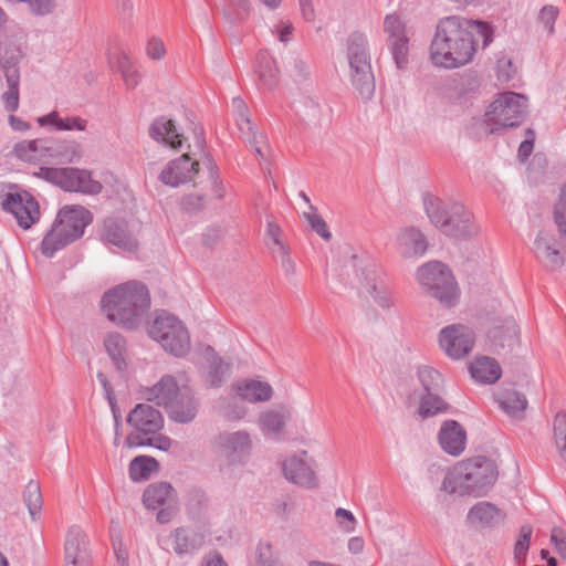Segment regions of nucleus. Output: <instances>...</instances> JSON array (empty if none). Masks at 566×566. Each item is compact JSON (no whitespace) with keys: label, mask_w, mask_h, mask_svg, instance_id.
I'll list each match as a JSON object with an SVG mask.
<instances>
[{"label":"nucleus","mask_w":566,"mask_h":566,"mask_svg":"<svg viewBox=\"0 0 566 566\" xmlns=\"http://www.w3.org/2000/svg\"><path fill=\"white\" fill-rule=\"evenodd\" d=\"M303 216L308 221L313 231H315L324 240H331L332 233L328 230L327 223L319 214L315 212H304Z\"/></svg>","instance_id":"obj_51"},{"label":"nucleus","mask_w":566,"mask_h":566,"mask_svg":"<svg viewBox=\"0 0 566 566\" xmlns=\"http://www.w3.org/2000/svg\"><path fill=\"white\" fill-rule=\"evenodd\" d=\"M199 171V163L192 160L189 155H181L171 160L160 172L159 180L167 186L178 187L189 182Z\"/></svg>","instance_id":"obj_18"},{"label":"nucleus","mask_w":566,"mask_h":566,"mask_svg":"<svg viewBox=\"0 0 566 566\" xmlns=\"http://www.w3.org/2000/svg\"><path fill=\"white\" fill-rule=\"evenodd\" d=\"M533 527L530 524H524L520 528L518 537L514 545V559L517 563H524L530 548Z\"/></svg>","instance_id":"obj_46"},{"label":"nucleus","mask_w":566,"mask_h":566,"mask_svg":"<svg viewBox=\"0 0 566 566\" xmlns=\"http://www.w3.org/2000/svg\"><path fill=\"white\" fill-rule=\"evenodd\" d=\"M250 10V0H224L223 17L228 22L239 24L249 18Z\"/></svg>","instance_id":"obj_41"},{"label":"nucleus","mask_w":566,"mask_h":566,"mask_svg":"<svg viewBox=\"0 0 566 566\" xmlns=\"http://www.w3.org/2000/svg\"><path fill=\"white\" fill-rule=\"evenodd\" d=\"M497 402L503 411L511 418L521 420L527 408L526 397L515 389H504L497 398Z\"/></svg>","instance_id":"obj_34"},{"label":"nucleus","mask_w":566,"mask_h":566,"mask_svg":"<svg viewBox=\"0 0 566 566\" xmlns=\"http://www.w3.org/2000/svg\"><path fill=\"white\" fill-rule=\"evenodd\" d=\"M22 56L21 49L13 42L0 43V66L8 84V91L3 93V99L9 112H15L19 107V63Z\"/></svg>","instance_id":"obj_11"},{"label":"nucleus","mask_w":566,"mask_h":566,"mask_svg":"<svg viewBox=\"0 0 566 566\" xmlns=\"http://www.w3.org/2000/svg\"><path fill=\"white\" fill-rule=\"evenodd\" d=\"M369 294L374 301L385 310H388L395 305V296L385 285H371Z\"/></svg>","instance_id":"obj_49"},{"label":"nucleus","mask_w":566,"mask_h":566,"mask_svg":"<svg viewBox=\"0 0 566 566\" xmlns=\"http://www.w3.org/2000/svg\"><path fill=\"white\" fill-rule=\"evenodd\" d=\"M398 242L405 258L421 256L428 248L424 234L413 227L405 229L398 237Z\"/></svg>","instance_id":"obj_31"},{"label":"nucleus","mask_w":566,"mask_h":566,"mask_svg":"<svg viewBox=\"0 0 566 566\" xmlns=\"http://www.w3.org/2000/svg\"><path fill=\"white\" fill-rule=\"evenodd\" d=\"M23 206L19 210L13 211L12 214L15 217L18 224L27 230L39 220L40 208L35 198L28 191H23Z\"/></svg>","instance_id":"obj_40"},{"label":"nucleus","mask_w":566,"mask_h":566,"mask_svg":"<svg viewBox=\"0 0 566 566\" xmlns=\"http://www.w3.org/2000/svg\"><path fill=\"white\" fill-rule=\"evenodd\" d=\"M256 61V73L259 75V80L265 87H274L277 82L279 72L275 66V61L263 53L258 55Z\"/></svg>","instance_id":"obj_42"},{"label":"nucleus","mask_w":566,"mask_h":566,"mask_svg":"<svg viewBox=\"0 0 566 566\" xmlns=\"http://www.w3.org/2000/svg\"><path fill=\"white\" fill-rule=\"evenodd\" d=\"M149 136L172 148H179L182 145V135L178 133L174 120L165 116H160L151 123Z\"/></svg>","instance_id":"obj_30"},{"label":"nucleus","mask_w":566,"mask_h":566,"mask_svg":"<svg viewBox=\"0 0 566 566\" xmlns=\"http://www.w3.org/2000/svg\"><path fill=\"white\" fill-rule=\"evenodd\" d=\"M203 165L209 171L210 180L212 181V191L217 199H223L226 196V189L222 185L219 175V168L210 155L205 156Z\"/></svg>","instance_id":"obj_48"},{"label":"nucleus","mask_w":566,"mask_h":566,"mask_svg":"<svg viewBox=\"0 0 566 566\" xmlns=\"http://www.w3.org/2000/svg\"><path fill=\"white\" fill-rule=\"evenodd\" d=\"M443 391L419 395L418 416L428 419L450 410L451 406L443 399Z\"/></svg>","instance_id":"obj_33"},{"label":"nucleus","mask_w":566,"mask_h":566,"mask_svg":"<svg viewBox=\"0 0 566 566\" xmlns=\"http://www.w3.org/2000/svg\"><path fill=\"white\" fill-rule=\"evenodd\" d=\"M218 443L222 454L232 464L242 462L250 454L252 447L250 436L245 431L221 433Z\"/></svg>","instance_id":"obj_21"},{"label":"nucleus","mask_w":566,"mask_h":566,"mask_svg":"<svg viewBox=\"0 0 566 566\" xmlns=\"http://www.w3.org/2000/svg\"><path fill=\"white\" fill-rule=\"evenodd\" d=\"M335 515L338 520H346L348 522L343 526L346 532H353L355 530L356 518L350 511L338 507Z\"/></svg>","instance_id":"obj_61"},{"label":"nucleus","mask_w":566,"mask_h":566,"mask_svg":"<svg viewBox=\"0 0 566 566\" xmlns=\"http://www.w3.org/2000/svg\"><path fill=\"white\" fill-rule=\"evenodd\" d=\"M488 337L493 353H509L520 344V329L512 316H505L494 323Z\"/></svg>","instance_id":"obj_15"},{"label":"nucleus","mask_w":566,"mask_h":566,"mask_svg":"<svg viewBox=\"0 0 566 566\" xmlns=\"http://www.w3.org/2000/svg\"><path fill=\"white\" fill-rule=\"evenodd\" d=\"M23 501L28 507V511L33 520H35L36 515L40 514L42 509V494L40 484L33 480H31L24 491H23Z\"/></svg>","instance_id":"obj_43"},{"label":"nucleus","mask_w":566,"mask_h":566,"mask_svg":"<svg viewBox=\"0 0 566 566\" xmlns=\"http://www.w3.org/2000/svg\"><path fill=\"white\" fill-rule=\"evenodd\" d=\"M149 335L175 356H182L190 348L187 328L178 317L167 312L157 315L149 328Z\"/></svg>","instance_id":"obj_9"},{"label":"nucleus","mask_w":566,"mask_h":566,"mask_svg":"<svg viewBox=\"0 0 566 566\" xmlns=\"http://www.w3.org/2000/svg\"><path fill=\"white\" fill-rule=\"evenodd\" d=\"M66 566H90L91 553L86 534L81 527L71 526L65 539Z\"/></svg>","instance_id":"obj_19"},{"label":"nucleus","mask_w":566,"mask_h":566,"mask_svg":"<svg viewBox=\"0 0 566 566\" xmlns=\"http://www.w3.org/2000/svg\"><path fill=\"white\" fill-rule=\"evenodd\" d=\"M92 220V213L81 206L61 209L41 242L42 254L52 258L57 251L80 239Z\"/></svg>","instance_id":"obj_5"},{"label":"nucleus","mask_w":566,"mask_h":566,"mask_svg":"<svg viewBox=\"0 0 566 566\" xmlns=\"http://www.w3.org/2000/svg\"><path fill=\"white\" fill-rule=\"evenodd\" d=\"M526 98L514 92L499 94L485 113V133L497 134L501 130L520 126L526 116Z\"/></svg>","instance_id":"obj_7"},{"label":"nucleus","mask_w":566,"mask_h":566,"mask_svg":"<svg viewBox=\"0 0 566 566\" xmlns=\"http://www.w3.org/2000/svg\"><path fill=\"white\" fill-rule=\"evenodd\" d=\"M423 207L430 222L447 237L462 240L478 233L473 214L458 201L426 193Z\"/></svg>","instance_id":"obj_3"},{"label":"nucleus","mask_w":566,"mask_h":566,"mask_svg":"<svg viewBox=\"0 0 566 566\" xmlns=\"http://www.w3.org/2000/svg\"><path fill=\"white\" fill-rule=\"evenodd\" d=\"M181 387L178 386L174 376L165 375L160 380L146 391L148 401H155L158 406L168 407L179 395Z\"/></svg>","instance_id":"obj_25"},{"label":"nucleus","mask_w":566,"mask_h":566,"mask_svg":"<svg viewBox=\"0 0 566 566\" xmlns=\"http://www.w3.org/2000/svg\"><path fill=\"white\" fill-rule=\"evenodd\" d=\"M38 176L65 191L97 195L103 189L102 184L85 169L42 167Z\"/></svg>","instance_id":"obj_10"},{"label":"nucleus","mask_w":566,"mask_h":566,"mask_svg":"<svg viewBox=\"0 0 566 566\" xmlns=\"http://www.w3.org/2000/svg\"><path fill=\"white\" fill-rule=\"evenodd\" d=\"M439 343L450 358L461 359L472 350L475 334L465 325L452 324L441 329Z\"/></svg>","instance_id":"obj_13"},{"label":"nucleus","mask_w":566,"mask_h":566,"mask_svg":"<svg viewBox=\"0 0 566 566\" xmlns=\"http://www.w3.org/2000/svg\"><path fill=\"white\" fill-rule=\"evenodd\" d=\"M199 403L193 391L189 387L182 386L176 399L165 409L172 421L189 423L196 418Z\"/></svg>","instance_id":"obj_24"},{"label":"nucleus","mask_w":566,"mask_h":566,"mask_svg":"<svg viewBox=\"0 0 566 566\" xmlns=\"http://www.w3.org/2000/svg\"><path fill=\"white\" fill-rule=\"evenodd\" d=\"M61 117L56 111L49 113L48 115L40 116L36 118V122L40 126L52 125L59 130V123Z\"/></svg>","instance_id":"obj_63"},{"label":"nucleus","mask_w":566,"mask_h":566,"mask_svg":"<svg viewBox=\"0 0 566 566\" xmlns=\"http://www.w3.org/2000/svg\"><path fill=\"white\" fill-rule=\"evenodd\" d=\"M256 566H276L277 562L273 558L272 546L269 543L260 542L255 549Z\"/></svg>","instance_id":"obj_52"},{"label":"nucleus","mask_w":566,"mask_h":566,"mask_svg":"<svg viewBox=\"0 0 566 566\" xmlns=\"http://www.w3.org/2000/svg\"><path fill=\"white\" fill-rule=\"evenodd\" d=\"M48 138L22 140L14 145L15 156L23 161H35L38 157H46Z\"/></svg>","instance_id":"obj_36"},{"label":"nucleus","mask_w":566,"mask_h":566,"mask_svg":"<svg viewBox=\"0 0 566 566\" xmlns=\"http://www.w3.org/2000/svg\"><path fill=\"white\" fill-rule=\"evenodd\" d=\"M105 349L112 359L114 366L119 373L127 368L126 361V339L117 332L109 333L104 339Z\"/></svg>","instance_id":"obj_35"},{"label":"nucleus","mask_w":566,"mask_h":566,"mask_svg":"<svg viewBox=\"0 0 566 566\" xmlns=\"http://www.w3.org/2000/svg\"><path fill=\"white\" fill-rule=\"evenodd\" d=\"M101 237L103 241L124 251L133 252L138 248V242L124 219L106 218L103 222Z\"/></svg>","instance_id":"obj_17"},{"label":"nucleus","mask_w":566,"mask_h":566,"mask_svg":"<svg viewBox=\"0 0 566 566\" xmlns=\"http://www.w3.org/2000/svg\"><path fill=\"white\" fill-rule=\"evenodd\" d=\"M476 35L482 38L483 48L493 41V30L486 22L459 15L440 19L430 44V60L446 70L469 64L478 51Z\"/></svg>","instance_id":"obj_1"},{"label":"nucleus","mask_w":566,"mask_h":566,"mask_svg":"<svg viewBox=\"0 0 566 566\" xmlns=\"http://www.w3.org/2000/svg\"><path fill=\"white\" fill-rule=\"evenodd\" d=\"M165 46L164 43L156 38H153L148 41L147 44V55L153 60H160L165 55Z\"/></svg>","instance_id":"obj_58"},{"label":"nucleus","mask_w":566,"mask_h":566,"mask_svg":"<svg viewBox=\"0 0 566 566\" xmlns=\"http://www.w3.org/2000/svg\"><path fill=\"white\" fill-rule=\"evenodd\" d=\"M385 32L388 34V46L395 64L403 70L408 64L409 39L406 35V27L397 14H388L384 21Z\"/></svg>","instance_id":"obj_14"},{"label":"nucleus","mask_w":566,"mask_h":566,"mask_svg":"<svg viewBox=\"0 0 566 566\" xmlns=\"http://www.w3.org/2000/svg\"><path fill=\"white\" fill-rule=\"evenodd\" d=\"M553 438L560 458L566 462V412L556 413L553 421Z\"/></svg>","instance_id":"obj_44"},{"label":"nucleus","mask_w":566,"mask_h":566,"mask_svg":"<svg viewBox=\"0 0 566 566\" xmlns=\"http://www.w3.org/2000/svg\"><path fill=\"white\" fill-rule=\"evenodd\" d=\"M83 149L75 140L48 139L46 157L56 159L60 163L73 164L80 161Z\"/></svg>","instance_id":"obj_28"},{"label":"nucleus","mask_w":566,"mask_h":566,"mask_svg":"<svg viewBox=\"0 0 566 566\" xmlns=\"http://www.w3.org/2000/svg\"><path fill=\"white\" fill-rule=\"evenodd\" d=\"M170 538L174 552L180 556L195 552L200 545L197 534L187 527L176 528Z\"/></svg>","instance_id":"obj_38"},{"label":"nucleus","mask_w":566,"mask_h":566,"mask_svg":"<svg viewBox=\"0 0 566 566\" xmlns=\"http://www.w3.org/2000/svg\"><path fill=\"white\" fill-rule=\"evenodd\" d=\"M534 253L537 260L549 270L560 269L564 258L557 248L555 237L547 230H541L534 241Z\"/></svg>","instance_id":"obj_23"},{"label":"nucleus","mask_w":566,"mask_h":566,"mask_svg":"<svg viewBox=\"0 0 566 566\" xmlns=\"http://www.w3.org/2000/svg\"><path fill=\"white\" fill-rule=\"evenodd\" d=\"M285 415L277 411H266L260 416V426L263 432L279 434L285 426Z\"/></svg>","instance_id":"obj_45"},{"label":"nucleus","mask_w":566,"mask_h":566,"mask_svg":"<svg viewBox=\"0 0 566 566\" xmlns=\"http://www.w3.org/2000/svg\"><path fill=\"white\" fill-rule=\"evenodd\" d=\"M302 17L305 21H313L315 19V10L312 0H298Z\"/></svg>","instance_id":"obj_64"},{"label":"nucleus","mask_w":566,"mask_h":566,"mask_svg":"<svg viewBox=\"0 0 566 566\" xmlns=\"http://www.w3.org/2000/svg\"><path fill=\"white\" fill-rule=\"evenodd\" d=\"M558 17V9L554 6H544L538 15V21L544 28L552 33L554 31V24Z\"/></svg>","instance_id":"obj_53"},{"label":"nucleus","mask_w":566,"mask_h":566,"mask_svg":"<svg viewBox=\"0 0 566 566\" xmlns=\"http://www.w3.org/2000/svg\"><path fill=\"white\" fill-rule=\"evenodd\" d=\"M417 377L421 386L420 394L444 391V379L442 374L433 367L423 365L417 369Z\"/></svg>","instance_id":"obj_39"},{"label":"nucleus","mask_w":566,"mask_h":566,"mask_svg":"<svg viewBox=\"0 0 566 566\" xmlns=\"http://www.w3.org/2000/svg\"><path fill=\"white\" fill-rule=\"evenodd\" d=\"M87 122L81 117H66L61 118L59 123V130H84L86 128Z\"/></svg>","instance_id":"obj_57"},{"label":"nucleus","mask_w":566,"mask_h":566,"mask_svg":"<svg viewBox=\"0 0 566 566\" xmlns=\"http://www.w3.org/2000/svg\"><path fill=\"white\" fill-rule=\"evenodd\" d=\"M150 442L147 446L157 448L161 451H168L171 448L172 440L164 434H157L154 438H147Z\"/></svg>","instance_id":"obj_60"},{"label":"nucleus","mask_w":566,"mask_h":566,"mask_svg":"<svg viewBox=\"0 0 566 566\" xmlns=\"http://www.w3.org/2000/svg\"><path fill=\"white\" fill-rule=\"evenodd\" d=\"M101 306L106 317L124 329H135L150 306L147 286L138 281H128L104 293Z\"/></svg>","instance_id":"obj_2"},{"label":"nucleus","mask_w":566,"mask_h":566,"mask_svg":"<svg viewBox=\"0 0 566 566\" xmlns=\"http://www.w3.org/2000/svg\"><path fill=\"white\" fill-rule=\"evenodd\" d=\"M143 503L148 510H158L160 524L170 522L177 512L176 491L168 482L149 484L143 493Z\"/></svg>","instance_id":"obj_12"},{"label":"nucleus","mask_w":566,"mask_h":566,"mask_svg":"<svg viewBox=\"0 0 566 566\" xmlns=\"http://www.w3.org/2000/svg\"><path fill=\"white\" fill-rule=\"evenodd\" d=\"M497 471L494 461L486 457H476L459 463L450 476L443 481L449 493L481 496L494 484Z\"/></svg>","instance_id":"obj_4"},{"label":"nucleus","mask_w":566,"mask_h":566,"mask_svg":"<svg viewBox=\"0 0 566 566\" xmlns=\"http://www.w3.org/2000/svg\"><path fill=\"white\" fill-rule=\"evenodd\" d=\"M208 496L201 489L193 488L187 495V509L191 512H199L208 505Z\"/></svg>","instance_id":"obj_50"},{"label":"nucleus","mask_w":566,"mask_h":566,"mask_svg":"<svg viewBox=\"0 0 566 566\" xmlns=\"http://www.w3.org/2000/svg\"><path fill=\"white\" fill-rule=\"evenodd\" d=\"M282 471L285 479L298 486L305 489H315L318 486L317 476L311 464L302 457L291 455L282 463Z\"/></svg>","instance_id":"obj_20"},{"label":"nucleus","mask_w":566,"mask_h":566,"mask_svg":"<svg viewBox=\"0 0 566 566\" xmlns=\"http://www.w3.org/2000/svg\"><path fill=\"white\" fill-rule=\"evenodd\" d=\"M504 518L505 514L490 502H479L468 513L470 523L489 527L500 524Z\"/></svg>","instance_id":"obj_32"},{"label":"nucleus","mask_w":566,"mask_h":566,"mask_svg":"<svg viewBox=\"0 0 566 566\" xmlns=\"http://www.w3.org/2000/svg\"><path fill=\"white\" fill-rule=\"evenodd\" d=\"M200 566H228V564L219 552L212 551L205 555Z\"/></svg>","instance_id":"obj_59"},{"label":"nucleus","mask_w":566,"mask_h":566,"mask_svg":"<svg viewBox=\"0 0 566 566\" xmlns=\"http://www.w3.org/2000/svg\"><path fill=\"white\" fill-rule=\"evenodd\" d=\"M232 105L235 109V120L240 132L242 134L252 133L254 126L248 115V106L244 101L240 97H234L232 99Z\"/></svg>","instance_id":"obj_47"},{"label":"nucleus","mask_w":566,"mask_h":566,"mask_svg":"<svg viewBox=\"0 0 566 566\" xmlns=\"http://www.w3.org/2000/svg\"><path fill=\"white\" fill-rule=\"evenodd\" d=\"M418 282L444 307L453 306L459 298V289L450 269L439 261L421 265L417 271Z\"/></svg>","instance_id":"obj_8"},{"label":"nucleus","mask_w":566,"mask_h":566,"mask_svg":"<svg viewBox=\"0 0 566 566\" xmlns=\"http://www.w3.org/2000/svg\"><path fill=\"white\" fill-rule=\"evenodd\" d=\"M143 433L139 432H130L127 434L125 439V444L127 448H136V447H144L147 446L150 441L147 440V438L142 437Z\"/></svg>","instance_id":"obj_62"},{"label":"nucleus","mask_w":566,"mask_h":566,"mask_svg":"<svg viewBox=\"0 0 566 566\" xmlns=\"http://www.w3.org/2000/svg\"><path fill=\"white\" fill-rule=\"evenodd\" d=\"M127 423L144 436L156 434L164 427V417L155 407L138 403L128 413Z\"/></svg>","instance_id":"obj_16"},{"label":"nucleus","mask_w":566,"mask_h":566,"mask_svg":"<svg viewBox=\"0 0 566 566\" xmlns=\"http://www.w3.org/2000/svg\"><path fill=\"white\" fill-rule=\"evenodd\" d=\"M159 470V462L149 455H137L128 468L129 478L135 481H146L154 472Z\"/></svg>","instance_id":"obj_37"},{"label":"nucleus","mask_w":566,"mask_h":566,"mask_svg":"<svg viewBox=\"0 0 566 566\" xmlns=\"http://www.w3.org/2000/svg\"><path fill=\"white\" fill-rule=\"evenodd\" d=\"M471 377L481 384H494L502 375V368L496 359L479 356L470 364Z\"/></svg>","instance_id":"obj_29"},{"label":"nucleus","mask_w":566,"mask_h":566,"mask_svg":"<svg viewBox=\"0 0 566 566\" xmlns=\"http://www.w3.org/2000/svg\"><path fill=\"white\" fill-rule=\"evenodd\" d=\"M237 395L249 402L269 401L273 396V389L269 382L249 379L233 384Z\"/></svg>","instance_id":"obj_27"},{"label":"nucleus","mask_w":566,"mask_h":566,"mask_svg":"<svg viewBox=\"0 0 566 566\" xmlns=\"http://www.w3.org/2000/svg\"><path fill=\"white\" fill-rule=\"evenodd\" d=\"M23 191L8 192L1 201V206L3 210L13 213V211L19 210L23 206Z\"/></svg>","instance_id":"obj_55"},{"label":"nucleus","mask_w":566,"mask_h":566,"mask_svg":"<svg viewBox=\"0 0 566 566\" xmlns=\"http://www.w3.org/2000/svg\"><path fill=\"white\" fill-rule=\"evenodd\" d=\"M551 541L558 555L566 559V532L560 527H554L551 532Z\"/></svg>","instance_id":"obj_56"},{"label":"nucleus","mask_w":566,"mask_h":566,"mask_svg":"<svg viewBox=\"0 0 566 566\" xmlns=\"http://www.w3.org/2000/svg\"><path fill=\"white\" fill-rule=\"evenodd\" d=\"M438 441L446 453L458 457L465 449L467 430L455 420H446L439 429Z\"/></svg>","instance_id":"obj_22"},{"label":"nucleus","mask_w":566,"mask_h":566,"mask_svg":"<svg viewBox=\"0 0 566 566\" xmlns=\"http://www.w3.org/2000/svg\"><path fill=\"white\" fill-rule=\"evenodd\" d=\"M347 57L352 70V83L364 99L375 93V77L371 71L367 36L354 31L347 39Z\"/></svg>","instance_id":"obj_6"},{"label":"nucleus","mask_w":566,"mask_h":566,"mask_svg":"<svg viewBox=\"0 0 566 566\" xmlns=\"http://www.w3.org/2000/svg\"><path fill=\"white\" fill-rule=\"evenodd\" d=\"M205 354L209 361L208 369L203 378L205 384L209 388H219L231 374L230 364L223 361L211 346L206 348Z\"/></svg>","instance_id":"obj_26"},{"label":"nucleus","mask_w":566,"mask_h":566,"mask_svg":"<svg viewBox=\"0 0 566 566\" xmlns=\"http://www.w3.org/2000/svg\"><path fill=\"white\" fill-rule=\"evenodd\" d=\"M535 142V132L532 128H527L525 132V139L520 144L517 150V157L523 163L531 156Z\"/></svg>","instance_id":"obj_54"}]
</instances>
